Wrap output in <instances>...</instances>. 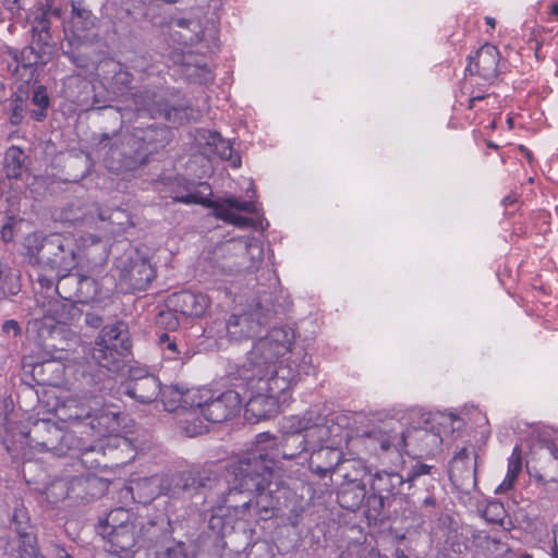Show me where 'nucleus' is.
Segmentation results:
<instances>
[{
	"mask_svg": "<svg viewBox=\"0 0 558 558\" xmlns=\"http://www.w3.org/2000/svg\"><path fill=\"white\" fill-rule=\"evenodd\" d=\"M32 102L40 108V112H33L34 118L37 121L43 120L46 117L45 111L49 106V97L45 86L39 85L33 90Z\"/></svg>",
	"mask_w": 558,
	"mask_h": 558,
	"instance_id": "46",
	"label": "nucleus"
},
{
	"mask_svg": "<svg viewBox=\"0 0 558 558\" xmlns=\"http://www.w3.org/2000/svg\"><path fill=\"white\" fill-rule=\"evenodd\" d=\"M175 313V311L169 307L168 311L160 312L158 317V324L165 326L168 329H177L179 326V319Z\"/></svg>",
	"mask_w": 558,
	"mask_h": 558,
	"instance_id": "49",
	"label": "nucleus"
},
{
	"mask_svg": "<svg viewBox=\"0 0 558 558\" xmlns=\"http://www.w3.org/2000/svg\"><path fill=\"white\" fill-rule=\"evenodd\" d=\"M65 9L66 0H46L45 9H40L35 15L45 13L46 19L49 21L48 15L60 17Z\"/></svg>",
	"mask_w": 558,
	"mask_h": 558,
	"instance_id": "47",
	"label": "nucleus"
},
{
	"mask_svg": "<svg viewBox=\"0 0 558 558\" xmlns=\"http://www.w3.org/2000/svg\"><path fill=\"white\" fill-rule=\"evenodd\" d=\"M228 333L233 339H242L243 337H251L253 335L251 322L246 315H233L227 324Z\"/></svg>",
	"mask_w": 558,
	"mask_h": 558,
	"instance_id": "41",
	"label": "nucleus"
},
{
	"mask_svg": "<svg viewBox=\"0 0 558 558\" xmlns=\"http://www.w3.org/2000/svg\"><path fill=\"white\" fill-rule=\"evenodd\" d=\"M209 299L203 293L181 291L168 298L167 306L189 317H201L209 306Z\"/></svg>",
	"mask_w": 558,
	"mask_h": 558,
	"instance_id": "20",
	"label": "nucleus"
},
{
	"mask_svg": "<svg viewBox=\"0 0 558 558\" xmlns=\"http://www.w3.org/2000/svg\"><path fill=\"white\" fill-rule=\"evenodd\" d=\"M28 254L35 263L52 270L70 271L76 264L75 244L70 238L54 233L39 239L29 236Z\"/></svg>",
	"mask_w": 558,
	"mask_h": 558,
	"instance_id": "6",
	"label": "nucleus"
},
{
	"mask_svg": "<svg viewBox=\"0 0 558 558\" xmlns=\"http://www.w3.org/2000/svg\"><path fill=\"white\" fill-rule=\"evenodd\" d=\"M436 472V469L434 465H429L422 462H416L414 465H412L411 471L408 475V482H413L417 477L426 474H434Z\"/></svg>",
	"mask_w": 558,
	"mask_h": 558,
	"instance_id": "48",
	"label": "nucleus"
},
{
	"mask_svg": "<svg viewBox=\"0 0 558 558\" xmlns=\"http://www.w3.org/2000/svg\"><path fill=\"white\" fill-rule=\"evenodd\" d=\"M441 442L438 434L425 428H411L400 433L401 452L424 454L437 449Z\"/></svg>",
	"mask_w": 558,
	"mask_h": 558,
	"instance_id": "17",
	"label": "nucleus"
},
{
	"mask_svg": "<svg viewBox=\"0 0 558 558\" xmlns=\"http://www.w3.org/2000/svg\"><path fill=\"white\" fill-rule=\"evenodd\" d=\"M161 481L157 476H151L148 478H142L134 483L131 487L133 498H138V502L141 504H149L159 494Z\"/></svg>",
	"mask_w": 558,
	"mask_h": 558,
	"instance_id": "31",
	"label": "nucleus"
},
{
	"mask_svg": "<svg viewBox=\"0 0 558 558\" xmlns=\"http://www.w3.org/2000/svg\"><path fill=\"white\" fill-rule=\"evenodd\" d=\"M515 202H517V198H515L514 196H512V195H508V196L504 197V199H502V204H504L505 206L512 205V204H514Z\"/></svg>",
	"mask_w": 558,
	"mask_h": 558,
	"instance_id": "62",
	"label": "nucleus"
},
{
	"mask_svg": "<svg viewBox=\"0 0 558 558\" xmlns=\"http://www.w3.org/2000/svg\"><path fill=\"white\" fill-rule=\"evenodd\" d=\"M341 445H325L324 447L310 449V469L320 477H325L335 469H339L342 461Z\"/></svg>",
	"mask_w": 558,
	"mask_h": 558,
	"instance_id": "22",
	"label": "nucleus"
},
{
	"mask_svg": "<svg viewBox=\"0 0 558 558\" xmlns=\"http://www.w3.org/2000/svg\"><path fill=\"white\" fill-rule=\"evenodd\" d=\"M177 201L184 203V204L198 203V199H197L196 195H194V194H189V195L179 197V198H177Z\"/></svg>",
	"mask_w": 558,
	"mask_h": 558,
	"instance_id": "57",
	"label": "nucleus"
},
{
	"mask_svg": "<svg viewBox=\"0 0 558 558\" xmlns=\"http://www.w3.org/2000/svg\"><path fill=\"white\" fill-rule=\"evenodd\" d=\"M130 349L125 325L117 323L102 328L92 349V357L99 366L118 371Z\"/></svg>",
	"mask_w": 558,
	"mask_h": 558,
	"instance_id": "7",
	"label": "nucleus"
},
{
	"mask_svg": "<svg viewBox=\"0 0 558 558\" xmlns=\"http://www.w3.org/2000/svg\"><path fill=\"white\" fill-rule=\"evenodd\" d=\"M484 98H485V96H483V95L471 97L469 100V108L472 109L476 101L483 100Z\"/></svg>",
	"mask_w": 558,
	"mask_h": 558,
	"instance_id": "61",
	"label": "nucleus"
},
{
	"mask_svg": "<svg viewBox=\"0 0 558 558\" xmlns=\"http://www.w3.org/2000/svg\"><path fill=\"white\" fill-rule=\"evenodd\" d=\"M72 25L78 31H86L94 26L95 16L83 0L72 1Z\"/></svg>",
	"mask_w": 558,
	"mask_h": 558,
	"instance_id": "37",
	"label": "nucleus"
},
{
	"mask_svg": "<svg viewBox=\"0 0 558 558\" xmlns=\"http://www.w3.org/2000/svg\"><path fill=\"white\" fill-rule=\"evenodd\" d=\"M1 236L4 241H10L12 239V228L8 225L1 228Z\"/></svg>",
	"mask_w": 558,
	"mask_h": 558,
	"instance_id": "56",
	"label": "nucleus"
},
{
	"mask_svg": "<svg viewBox=\"0 0 558 558\" xmlns=\"http://www.w3.org/2000/svg\"><path fill=\"white\" fill-rule=\"evenodd\" d=\"M85 322L87 325H89L94 328H98L102 323V318L97 314L87 313L86 317H85Z\"/></svg>",
	"mask_w": 558,
	"mask_h": 558,
	"instance_id": "54",
	"label": "nucleus"
},
{
	"mask_svg": "<svg viewBox=\"0 0 558 558\" xmlns=\"http://www.w3.org/2000/svg\"><path fill=\"white\" fill-rule=\"evenodd\" d=\"M340 416H325L313 421L311 417L299 420L310 449L324 447L325 445H342L348 433L340 423Z\"/></svg>",
	"mask_w": 558,
	"mask_h": 558,
	"instance_id": "8",
	"label": "nucleus"
},
{
	"mask_svg": "<svg viewBox=\"0 0 558 558\" xmlns=\"http://www.w3.org/2000/svg\"><path fill=\"white\" fill-rule=\"evenodd\" d=\"M82 430H64L50 421H39L27 433L29 446L41 451H49L56 456H71L80 459L81 463L88 469L100 465L98 458L89 456H100L101 446L95 444L93 439H85L78 436Z\"/></svg>",
	"mask_w": 558,
	"mask_h": 558,
	"instance_id": "4",
	"label": "nucleus"
},
{
	"mask_svg": "<svg viewBox=\"0 0 558 558\" xmlns=\"http://www.w3.org/2000/svg\"><path fill=\"white\" fill-rule=\"evenodd\" d=\"M2 331L9 337H17L21 335L20 324L14 319L5 320L2 325Z\"/></svg>",
	"mask_w": 558,
	"mask_h": 558,
	"instance_id": "51",
	"label": "nucleus"
},
{
	"mask_svg": "<svg viewBox=\"0 0 558 558\" xmlns=\"http://www.w3.org/2000/svg\"><path fill=\"white\" fill-rule=\"evenodd\" d=\"M124 392L141 403H153L160 397L161 383L155 375L136 376L133 372L124 384Z\"/></svg>",
	"mask_w": 558,
	"mask_h": 558,
	"instance_id": "18",
	"label": "nucleus"
},
{
	"mask_svg": "<svg viewBox=\"0 0 558 558\" xmlns=\"http://www.w3.org/2000/svg\"><path fill=\"white\" fill-rule=\"evenodd\" d=\"M10 530L17 536V550L21 555L33 556L35 553L36 534L31 523L27 509L20 505L14 508Z\"/></svg>",
	"mask_w": 558,
	"mask_h": 558,
	"instance_id": "16",
	"label": "nucleus"
},
{
	"mask_svg": "<svg viewBox=\"0 0 558 558\" xmlns=\"http://www.w3.org/2000/svg\"><path fill=\"white\" fill-rule=\"evenodd\" d=\"M92 408L80 402L77 399H68L60 408L59 413L62 420L70 423H83L92 418Z\"/></svg>",
	"mask_w": 558,
	"mask_h": 558,
	"instance_id": "33",
	"label": "nucleus"
},
{
	"mask_svg": "<svg viewBox=\"0 0 558 558\" xmlns=\"http://www.w3.org/2000/svg\"><path fill=\"white\" fill-rule=\"evenodd\" d=\"M161 401L167 411H174L178 408H194L196 392L183 390L179 386H166L161 388Z\"/></svg>",
	"mask_w": 558,
	"mask_h": 558,
	"instance_id": "27",
	"label": "nucleus"
},
{
	"mask_svg": "<svg viewBox=\"0 0 558 558\" xmlns=\"http://www.w3.org/2000/svg\"><path fill=\"white\" fill-rule=\"evenodd\" d=\"M81 275L80 272H66L59 277L56 292L62 300L74 302L75 296H77Z\"/></svg>",
	"mask_w": 558,
	"mask_h": 558,
	"instance_id": "36",
	"label": "nucleus"
},
{
	"mask_svg": "<svg viewBox=\"0 0 558 558\" xmlns=\"http://www.w3.org/2000/svg\"><path fill=\"white\" fill-rule=\"evenodd\" d=\"M156 271L153 265L145 258L137 257L131 260L130 267L123 269L122 278L134 290H145L155 278Z\"/></svg>",
	"mask_w": 558,
	"mask_h": 558,
	"instance_id": "23",
	"label": "nucleus"
},
{
	"mask_svg": "<svg viewBox=\"0 0 558 558\" xmlns=\"http://www.w3.org/2000/svg\"><path fill=\"white\" fill-rule=\"evenodd\" d=\"M173 23L179 28L177 35L181 44L192 46L202 40L203 27L198 20L178 19Z\"/></svg>",
	"mask_w": 558,
	"mask_h": 558,
	"instance_id": "30",
	"label": "nucleus"
},
{
	"mask_svg": "<svg viewBox=\"0 0 558 558\" xmlns=\"http://www.w3.org/2000/svg\"><path fill=\"white\" fill-rule=\"evenodd\" d=\"M343 477L342 484H365L364 476L367 474V469L360 460H345L338 469Z\"/></svg>",
	"mask_w": 558,
	"mask_h": 558,
	"instance_id": "35",
	"label": "nucleus"
},
{
	"mask_svg": "<svg viewBox=\"0 0 558 558\" xmlns=\"http://www.w3.org/2000/svg\"><path fill=\"white\" fill-rule=\"evenodd\" d=\"M74 303L88 304L99 299L100 289L96 279L81 275Z\"/></svg>",
	"mask_w": 558,
	"mask_h": 558,
	"instance_id": "38",
	"label": "nucleus"
},
{
	"mask_svg": "<svg viewBox=\"0 0 558 558\" xmlns=\"http://www.w3.org/2000/svg\"><path fill=\"white\" fill-rule=\"evenodd\" d=\"M113 80H114L116 83H119V84H121L124 87H128L129 84L132 81V76L126 71H119V72L116 73Z\"/></svg>",
	"mask_w": 558,
	"mask_h": 558,
	"instance_id": "53",
	"label": "nucleus"
},
{
	"mask_svg": "<svg viewBox=\"0 0 558 558\" xmlns=\"http://www.w3.org/2000/svg\"><path fill=\"white\" fill-rule=\"evenodd\" d=\"M49 29L50 21L46 19V14L35 15L31 27V44L22 50L8 48V53L13 60L9 69L13 66V74L19 75L21 80L32 81L37 70L48 63L50 52L46 48L51 38Z\"/></svg>",
	"mask_w": 558,
	"mask_h": 558,
	"instance_id": "5",
	"label": "nucleus"
},
{
	"mask_svg": "<svg viewBox=\"0 0 558 558\" xmlns=\"http://www.w3.org/2000/svg\"><path fill=\"white\" fill-rule=\"evenodd\" d=\"M520 150L522 151V154L524 155V157L529 160V162L531 163L532 160H533V157H532V153L525 148L524 146H520Z\"/></svg>",
	"mask_w": 558,
	"mask_h": 558,
	"instance_id": "63",
	"label": "nucleus"
},
{
	"mask_svg": "<svg viewBox=\"0 0 558 558\" xmlns=\"http://www.w3.org/2000/svg\"><path fill=\"white\" fill-rule=\"evenodd\" d=\"M404 478L397 472L380 471L373 475L371 489L391 499L400 493Z\"/></svg>",
	"mask_w": 558,
	"mask_h": 558,
	"instance_id": "25",
	"label": "nucleus"
},
{
	"mask_svg": "<svg viewBox=\"0 0 558 558\" xmlns=\"http://www.w3.org/2000/svg\"><path fill=\"white\" fill-rule=\"evenodd\" d=\"M195 399L194 412L199 413L205 420L213 423H222L232 418L241 409L242 400L236 391L228 390L216 398L204 402Z\"/></svg>",
	"mask_w": 558,
	"mask_h": 558,
	"instance_id": "13",
	"label": "nucleus"
},
{
	"mask_svg": "<svg viewBox=\"0 0 558 558\" xmlns=\"http://www.w3.org/2000/svg\"><path fill=\"white\" fill-rule=\"evenodd\" d=\"M153 558H187L183 542H170L157 547Z\"/></svg>",
	"mask_w": 558,
	"mask_h": 558,
	"instance_id": "42",
	"label": "nucleus"
},
{
	"mask_svg": "<svg viewBox=\"0 0 558 558\" xmlns=\"http://www.w3.org/2000/svg\"><path fill=\"white\" fill-rule=\"evenodd\" d=\"M118 414L111 411L100 410L97 413L92 412V418H89L88 426L96 436H104L106 433H110L117 429Z\"/></svg>",
	"mask_w": 558,
	"mask_h": 558,
	"instance_id": "34",
	"label": "nucleus"
},
{
	"mask_svg": "<svg viewBox=\"0 0 558 558\" xmlns=\"http://www.w3.org/2000/svg\"><path fill=\"white\" fill-rule=\"evenodd\" d=\"M550 453L558 461V440L549 447Z\"/></svg>",
	"mask_w": 558,
	"mask_h": 558,
	"instance_id": "60",
	"label": "nucleus"
},
{
	"mask_svg": "<svg viewBox=\"0 0 558 558\" xmlns=\"http://www.w3.org/2000/svg\"><path fill=\"white\" fill-rule=\"evenodd\" d=\"M37 281L41 287L50 288L52 286V281L41 275H38Z\"/></svg>",
	"mask_w": 558,
	"mask_h": 558,
	"instance_id": "58",
	"label": "nucleus"
},
{
	"mask_svg": "<svg viewBox=\"0 0 558 558\" xmlns=\"http://www.w3.org/2000/svg\"><path fill=\"white\" fill-rule=\"evenodd\" d=\"M69 485L68 482L63 478L53 481L46 489L47 499L57 504L69 496Z\"/></svg>",
	"mask_w": 558,
	"mask_h": 558,
	"instance_id": "45",
	"label": "nucleus"
},
{
	"mask_svg": "<svg viewBox=\"0 0 558 558\" xmlns=\"http://www.w3.org/2000/svg\"><path fill=\"white\" fill-rule=\"evenodd\" d=\"M293 339L291 329L272 328L248 352L247 371L252 375L245 376L251 393L245 404L247 420L258 422L275 415L281 397L299 379L300 371L292 365L294 362L279 361L290 352Z\"/></svg>",
	"mask_w": 558,
	"mask_h": 558,
	"instance_id": "2",
	"label": "nucleus"
},
{
	"mask_svg": "<svg viewBox=\"0 0 558 558\" xmlns=\"http://www.w3.org/2000/svg\"><path fill=\"white\" fill-rule=\"evenodd\" d=\"M34 324L40 331L47 330L50 332L56 325H69L81 317L82 313L76 307L74 302L49 300L48 302L40 303L39 299L32 310Z\"/></svg>",
	"mask_w": 558,
	"mask_h": 558,
	"instance_id": "10",
	"label": "nucleus"
},
{
	"mask_svg": "<svg viewBox=\"0 0 558 558\" xmlns=\"http://www.w3.org/2000/svg\"><path fill=\"white\" fill-rule=\"evenodd\" d=\"M26 156L17 146H11L7 149L3 158V169L9 179H21L25 170Z\"/></svg>",
	"mask_w": 558,
	"mask_h": 558,
	"instance_id": "32",
	"label": "nucleus"
},
{
	"mask_svg": "<svg viewBox=\"0 0 558 558\" xmlns=\"http://www.w3.org/2000/svg\"><path fill=\"white\" fill-rule=\"evenodd\" d=\"M423 505L425 507H432L434 508L436 506V498L434 496H427L424 500H423Z\"/></svg>",
	"mask_w": 558,
	"mask_h": 558,
	"instance_id": "59",
	"label": "nucleus"
},
{
	"mask_svg": "<svg viewBox=\"0 0 558 558\" xmlns=\"http://www.w3.org/2000/svg\"><path fill=\"white\" fill-rule=\"evenodd\" d=\"M263 444L266 445L254 452L264 454L266 459H271L274 466L276 465V460L280 458L291 460L303 451H310L303 429L300 428L299 423L292 430L284 433L278 442L269 434H259L258 445L262 446Z\"/></svg>",
	"mask_w": 558,
	"mask_h": 558,
	"instance_id": "9",
	"label": "nucleus"
},
{
	"mask_svg": "<svg viewBox=\"0 0 558 558\" xmlns=\"http://www.w3.org/2000/svg\"><path fill=\"white\" fill-rule=\"evenodd\" d=\"M499 58L498 49L490 44H485L473 57H470L466 69L472 75H478L488 81L498 75Z\"/></svg>",
	"mask_w": 558,
	"mask_h": 558,
	"instance_id": "19",
	"label": "nucleus"
},
{
	"mask_svg": "<svg viewBox=\"0 0 558 558\" xmlns=\"http://www.w3.org/2000/svg\"><path fill=\"white\" fill-rule=\"evenodd\" d=\"M477 456L468 448H461L453 456L449 466L451 483L462 492H470L476 485Z\"/></svg>",
	"mask_w": 558,
	"mask_h": 558,
	"instance_id": "15",
	"label": "nucleus"
},
{
	"mask_svg": "<svg viewBox=\"0 0 558 558\" xmlns=\"http://www.w3.org/2000/svg\"><path fill=\"white\" fill-rule=\"evenodd\" d=\"M23 119V106L22 104H15L12 110V114L10 117V122L13 125H17L21 123Z\"/></svg>",
	"mask_w": 558,
	"mask_h": 558,
	"instance_id": "52",
	"label": "nucleus"
},
{
	"mask_svg": "<svg viewBox=\"0 0 558 558\" xmlns=\"http://www.w3.org/2000/svg\"><path fill=\"white\" fill-rule=\"evenodd\" d=\"M208 527L218 536H222L226 530V518L222 514H211L208 521Z\"/></svg>",
	"mask_w": 558,
	"mask_h": 558,
	"instance_id": "50",
	"label": "nucleus"
},
{
	"mask_svg": "<svg viewBox=\"0 0 558 558\" xmlns=\"http://www.w3.org/2000/svg\"><path fill=\"white\" fill-rule=\"evenodd\" d=\"M202 138L205 141L208 149L220 159L230 161L233 168L241 166V158L239 155L234 154L231 143L222 138L218 132L203 131Z\"/></svg>",
	"mask_w": 558,
	"mask_h": 558,
	"instance_id": "24",
	"label": "nucleus"
},
{
	"mask_svg": "<svg viewBox=\"0 0 558 558\" xmlns=\"http://www.w3.org/2000/svg\"><path fill=\"white\" fill-rule=\"evenodd\" d=\"M154 523L148 522L145 526L142 522L134 524H126L117 530H109V532L101 534L108 539V550L117 556L128 555L134 551V548L145 542L146 533L155 530Z\"/></svg>",
	"mask_w": 558,
	"mask_h": 558,
	"instance_id": "14",
	"label": "nucleus"
},
{
	"mask_svg": "<svg viewBox=\"0 0 558 558\" xmlns=\"http://www.w3.org/2000/svg\"><path fill=\"white\" fill-rule=\"evenodd\" d=\"M521 472V457L518 448H514V451L509 459L508 473L500 485V488L509 489L512 487L513 483L517 481L519 473Z\"/></svg>",
	"mask_w": 558,
	"mask_h": 558,
	"instance_id": "43",
	"label": "nucleus"
},
{
	"mask_svg": "<svg viewBox=\"0 0 558 558\" xmlns=\"http://www.w3.org/2000/svg\"><path fill=\"white\" fill-rule=\"evenodd\" d=\"M167 131L149 126L112 134L101 133L97 140L99 150H107L105 161L112 171H133L148 161L149 155L163 146Z\"/></svg>",
	"mask_w": 558,
	"mask_h": 558,
	"instance_id": "3",
	"label": "nucleus"
},
{
	"mask_svg": "<svg viewBox=\"0 0 558 558\" xmlns=\"http://www.w3.org/2000/svg\"><path fill=\"white\" fill-rule=\"evenodd\" d=\"M57 558H74L65 549L59 548L57 551Z\"/></svg>",
	"mask_w": 558,
	"mask_h": 558,
	"instance_id": "64",
	"label": "nucleus"
},
{
	"mask_svg": "<svg viewBox=\"0 0 558 558\" xmlns=\"http://www.w3.org/2000/svg\"><path fill=\"white\" fill-rule=\"evenodd\" d=\"M131 517V513L123 508L111 510L105 521L100 524V534H105L109 532V530H117L118 527L126 524L137 523V521L132 520Z\"/></svg>",
	"mask_w": 558,
	"mask_h": 558,
	"instance_id": "40",
	"label": "nucleus"
},
{
	"mask_svg": "<svg viewBox=\"0 0 558 558\" xmlns=\"http://www.w3.org/2000/svg\"><path fill=\"white\" fill-rule=\"evenodd\" d=\"M158 344L165 359L170 361H179L183 364L193 355V353L187 349L186 344L178 342L174 338H171L166 332L159 336Z\"/></svg>",
	"mask_w": 558,
	"mask_h": 558,
	"instance_id": "28",
	"label": "nucleus"
},
{
	"mask_svg": "<svg viewBox=\"0 0 558 558\" xmlns=\"http://www.w3.org/2000/svg\"><path fill=\"white\" fill-rule=\"evenodd\" d=\"M389 501V498L372 492V494L366 499V517L376 520L380 515L386 504Z\"/></svg>",
	"mask_w": 558,
	"mask_h": 558,
	"instance_id": "44",
	"label": "nucleus"
},
{
	"mask_svg": "<svg viewBox=\"0 0 558 558\" xmlns=\"http://www.w3.org/2000/svg\"><path fill=\"white\" fill-rule=\"evenodd\" d=\"M367 447L375 452L379 449L381 452H387L391 448L401 452V446H399L400 433H396L393 429L386 428H374L365 434Z\"/></svg>",
	"mask_w": 558,
	"mask_h": 558,
	"instance_id": "26",
	"label": "nucleus"
},
{
	"mask_svg": "<svg viewBox=\"0 0 558 558\" xmlns=\"http://www.w3.org/2000/svg\"><path fill=\"white\" fill-rule=\"evenodd\" d=\"M133 102L137 112H146L150 118H163L174 124L189 121L190 108L183 104L170 106L161 96L145 89L133 95Z\"/></svg>",
	"mask_w": 558,
	"mask_h": 558,
	"instance_id": "11",
	"label": "nucleus"
},
{
	"mask_svg": "<svg viewBox=\"0 0 558 558\" xmlns=\"http://www.w3.org/2000/svg\"><path fill=\"white\" fill-rule=\"evenodd\" d=\"M482 543L495 558H533L530 554L511 550L506 544L488 535L482 537Z\"/></svg>",
	"mask_w": 558,
	"mask_h": 558,
	"instance_id": "39",
	"label": "nucleus"
},
{
	"mask_svg": "<svg viewBox=\"0 0 558 558\" xmlns=\"http://www.w3.org/2000/svg\"><path fill=\"white\" fill-rule=\"evenodd\" d=\"M207 206L214 209V214L217 218L241 228L248 226L250 219L238 215L234 210L244 213L255 211V205L253 202L238 201L231 197L226 198L222 202H209Z\"/></svg>",
	"mask_w": 558,
	"mask_h": 558,
	"instance_id": "21",
	"label": "nucleus"
},
{
	"mask_svg": "<svg viewBox=\"0 0 558 558\" xmlns=\"http://www.w3.org/2000/svg\"><path fill=\"white\" fill-rule=\"evenodd\" d=\"M4 5L10 11L19 10L23 7V0H4Z\"/></svg>",
	"mask_w": 558,
	"mask_h": 558,
	"instance_id": "55",
	"label": "nucleus"
},
{
	"mask_svg": "<svg viewBox=\"0 0 558 558\" xmlns=\"http://www.w3.org/2000/svg\"><path fill=\"white\" fill-rule=\"evenodd\" d=\"M365 497V484H341L338 493V501L340 506L351 511L359 509Z\"/></svg>",
	"mask_w": 558,
	"mask_h": 558,
	"instance_id": "29",
	"label": "nucleus"
},
{
	"mask_svg": "<svg viewBox=\"0 0 558 558\" xmlns=\"http://www.w3.org/2000/svg\"><path fill=\"white\" fill-rule=\"evenodd\" d=\"M223 260L221 267L230 274L253 269L263 259V251L258 244L244 240H231L221 246Z\"/></svg>",
	"mask_w": 558,
	"mask_h": 558,
	"instance_id": "12",
	"label": "nucleus"
},
{
	"mask_svg": "<svg viewBox=\"0 0 558 558\" xmlns=\"http://www.w3.org/2000/svg\"><path fill=\"white\" fill-rule=\"evenodd\" d=\"M272 476L271 459L258 452H247L227 466L223 478L205 468L173 475L166 494L174 497L181 492L205 489L204 500L213 508L227 506L243 514L254 510L260 519H267L272 515L276 505Z\"/></svg>",
	"mask_w": 558,
	"mask_h": 558,
	"instance_id": "1",
	"label": "nucleus"
}]
</instances>
